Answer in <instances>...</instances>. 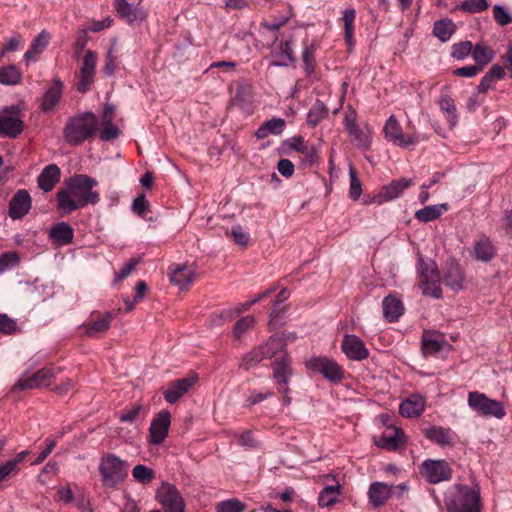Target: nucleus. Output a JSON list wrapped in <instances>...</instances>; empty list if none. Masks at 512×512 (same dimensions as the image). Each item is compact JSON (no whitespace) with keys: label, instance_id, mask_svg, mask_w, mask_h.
<instances>
[{"label":"nucleus","instance_id":"nucleus-1","mask_svg":"<svg viewBox=\"0 0 512 512\" xmlns=\"http://www.w3.org/2000/svg\"><path fill=\"white\" fill-rule=\"evenodd\" d=\"M98 185L96 179L77 174L66 181V187L56 193L58 209L69 214L89 204L95 205L100 200V195L93 188Z\"/></svg>","mask_w":512,"mask_h":512},{"label":"nucleus","instance_id":"nucleus-2","mask_svg":"<svg viewBox=\"0 0 512 512\" xmlns=\"http://www.w3.org/2000/svg\"><path fill=\"white\" fill-rule=\"evenodd\" d=\"M447 512H482L481 496L477 489L464 484H453L444 492Z\"/></svg>","mask_w":512,"mask_h":512},{"label":"nucleus","instance_id":"nucleus-3","mask_svg":"<svg viewBox=\"0 0 512 512\" xmlns=\"http://www.w3.org/2000/svg\"><path fill=\"white\" fill-rule=\"evenodd\" d=\"M97 124V117L92 112H84L71 117L63 130L64 139L70 145H80L93 136Z\"/></svg>","mask_w":512,"mask_h":512},{"label":"nucleus","instance_id":"nucleus-4","mask_svg":"<svg viewBox=\"0 0 512 512\" xmlns=\"http://www.w3.org/2000/svg\"><path fill=\"white\" fill-rule=\"evenodd\" d=\"M129 465L126 461L113 453L104 454L100 458L99 473L101 483L105 488H115L122 483L128 475Z\"/></svg>","mask_w":512,"mask_h":512},{"label":"nucleus","instance_id":"nucleus-5","mask_svg":"<svg viewBox=\"0 0 512 512\" xmlns=\"http://www.w3.org/2000/svg\"><path fill=\"white\" fill-rule=\"evenodd\" d=\"M417 274L423 295L440 299L442 297L441 277L435 261L425 260L422 255H418Z\"/></svg>","mask_w":512,"mask_h":512},{"label":"nucleus","instance_id":"nucleus-6","mask_svg":"<svg viewBox=\"0 0 512 512\" xmlns=\"http://www.w3.org/2000/svg\"><path fill=\"white\" fill-rule=\"evenodd\" d=\"M467 402L468 406L481 417L503 419L506 415L503 403L487 397L484 393L469 392Z\"/></svg>","mask_w":512,"mask_h":512},{"label":"nucleus","instance_id":"nucleus-7","mask_svg":"<svg viewBox=\"0 0 512 512\" xmlns=\"http://www.w3.org/2000/svg\"><path fill=\"white\" fill-rule=\"evenodd\" d=\"M306 368L321 374L332 383H339L344 378L343 368L334 359L326 356L311 357L306 361Z\"/></svg>","mask_w":512,"mask_h":512},{"label":"nucleus","instance_id":"nucleus-8","mask_svg":"<svg viewBox=\"0 0 512 512\" xmlns=\"http://www.w3.org/2000/svg\"><path fill=\"white\" fill-rule=\"evenodd\" d=\"M385 139L392 142L395 146L406 149L416 145L419 142L417 135H405L399 121L394 115H391L383 127Z\"/></svg>","mask_w":512,"mask_h":512},{"label":"nucleus","instance_id":"nucleus-9","mask_svg":"<svg viewBox=\"0 0 512 512\" xmlns=\"http://www.w3.org/2000/svg\"><path fill=\"white\" fill-rule=\"evenodd\" d=\"M420 472L431 484L449 481L452 478V469L445 460H425L420 467Z\"/></svg>","mask_w":512,"mask_h":512},{"label":"nucleus","instance_id":"nucleus-10","mask_svg":"<svg viewBox=\"0 0 512 512\" xmlns=\"http://www.w3.org/2000/svg\"><path fill=\"white\" fill-rule=\"evenodd\" d=\"M156 498L166 512H185L184 500L178 489L172 484H162Z\"/></svg>","mask_w":512,"mask_h":512},{"label":"nucleus","instance_id":"nucleus-11","mask_svg":"<svg viewBox=\"0 0 512 512\" xmlns=\"http://www.w3.org/2000/svg\"><path fill=\"white\" fill-rule=\"evenodd\" d=\"M23 130V122L16 107H5L0 111V136L16 138Z\"/></svg>","mask_w":512,"mask_h":512},{"label":"nucleus","instance_id":"nucleus-12","mask_svg":"<svg viewBox=\"0 0 512 512\" xmlns=\"http://www.w3.org/2000/svg\"><path fill=\"white\" fill-rule=\"evenodd\" d=\"M57 371L54 367H44L34 373L32 376L19 379L12 390H28L48 386L55 378Z\"/></svg>","mask_w":512,"mask_h":512},{"label":"nucleus","instance_id":"nucleus-13","mask_svg":"<svg viewBox=\"0 0 512 512\" xmlns=\"http://www.w3.org/2000/svg\"><path fill=\"white\" fill-rule=\"evenodd\" d=\"M273 379L279 385V392L285 395V401L290 403L291 399L288 397V384L292 375L290 367V359L287 355H282L272 363Z\"/></svg>","mask_w":512,"mask_h":512},{"label":"nucleus","instance_id":"nucleus-14","mask_svg":"<svg viewBox=\"0 0 512 512\" xmlns=\"http://www.w3.org/2000/svg\"><path fill=\"white\" fill-rule=\"evenodd\" d=\"M171 423V415L167 410L157 413L150 424L149 442L154 445H160L166 439Z\"/></svg>","mask_w":512,"mask_h":512},{"label":"nucleus","instance_id":"nucleus-15","mask_svg":"<svg viewBox=\"0 0 512 512\" xmlns=\"http://www.w3.org/2000/svg\"><path fill=\"white\" fill-rule=\"evenodd\" d=\"M341 349L352 361H362L369 356V350L363 340L354 334L344 336Z\"/></svg>","mask_w":512,"mask_h":512},{"label":"nucleus","instance_id":"nucleus-16","mask_svg":"<svg viewBox=\"0 0 512 512\" xmlns=\"http://www.w3.org/2000/svg\"><path fill=\"white\" fill-rule=\"evenodd\" d=\"M32 207V199L25 189L18 190L9 201V217L13 220L22 219Z\"/></svg>","mask_w":512,"mask_h":512},{"label":"nucleus","instance_id":"nucleus-17","mask_svg":"<svg viewBox=\"0 0 512 512\" xmlns=\"http://www.w3.org/2000/svg\"><path fill=\"white\" fill-rule=\"evenodd\" d=\"M96 63V53L88 50L83 57L82 67L79 73V82L77 85L78 91L86 92L88 90L94 80Z\"/></svg>","mask_w":512,"mask_h":512},{"label":"nucleus","instance_id":"nucleus-18","mask_svg":"<svg viewBox=\"0 0 512 512\" xmlns=\"http://www.w3.org/2000/svg\"><path fill=\"white\" fill-rule=\"evenodd\" d=\"M464 273L460 265L454 260L447 262L443 270V283L454 292L463 289Z\"/></svg>","mask_w":512,"mask_h":512},{"label":"nucleus","instance_id":"nucleus-19","mask_svg":"<svg viewBox=\"0 0 512 512\" xmlns=\"http://www.w3.org/2000/svg\"><path fill=\"white\" fill-rule=\"evenodd\" d=\"M168 275L171 283L180 289L187 288L196 278V273L192 267L181 264L171 265Z\"/></svg>","mask_w":512,"mask_h":512},{"label":"nucleus","instance_id":"nucleus-20","mask_svg":"<svg viewBox=\"0 0 512 512\" xmlns=\"http://www.w3.org/2000/svg\"><path fill=\"white\" fill-rule=\"evenodd\" d=\"M414 184L415 181L412 178H400L393 180L390 184L382 187L378 197L381 201H392L400 197L406 189Z\"/></svg>","mask_w":512,"mask_h":512},{"label":"nucleus","instance_id":"nucleus-21","mask_svg":"<svg viewBox=\"0 0 512 512\" xmlns=\"http://www.w3.org/2000/svg\"><path fill=\"white\" fill-rule=\"evenodd\" d=\"M425 406V398L420 394H413L400 403L399 413L406 418H416L424 412Z\"/></svg>","mask_w":512,"mask_h":512},{"label":"nucleus","instance_id":"nucleus-22","mask_svg":"<svg viewBox=\"0 0 512 512\" xmlns=\"http://www.w3.org/2000/svg\"><path fill=\"white\" fill-rule=\"evenodd\" d=\"M350 142L359 149L368 150L372 144V128L366 124L359 125L347 131Z\"/></svg>","mask_w":512,"mask_h":512},{"label":"nucleus","instance_id":"nucleus-23","mask_svg":"<svg viewBox=\"0 0 512 512\" xmlns=\"http://www.w3.org/2000/svg\"><path fill=\"white\" fill-rule=\"evenodd\" d=\"M193 378H181L170 383L164 392L166 402L173 404L177 402L194 384Z\"/></svg>","mask_w":512,"mask_h":512},{"label":"nucleus","instance_id":"nucleus-24","mask_svg":"<svg viewBox=\"0 0 512 512\" xmlns=\"http://www.w3.org/2000/svg\"><path fill=\"white\" fill-rule=\"evenodd\" d=\"M424 435L429 441L441 447L451 446L454 440L453 431L442 426H431L425 429Z\"/></svg>","mask_w":512,"mask_h":512},{"label":"nucleus","instance_id":"nucleus-25","mask_svg":"<svg viewBox=\"0 0 512 512\" xmlns=\"http://www.w3.org/2000/svg\"><path fill=\"white\" fill-rule=\"evenodd\" d=\"M49 237L57 246H65L73 241L74 230L68 223L60 222L50 229Z\"/></svg>","mask_w":512,"mask_h":512},{"label":"nucleus","instance_id":"nucleus-26","mask_svg":"<svg viewBox=\"0 0 512 512\" xmlns=\"http://www.w3.org/2000/svg\"><path fill=\"white\" fill-rule=\"evenodd\" d=\"M446 344L442 334L435 332H425L422 338V350L425 356L437 355Z\"/></svg>","mask_w":512,"mask_h":512},{"label":"nucleus","instance_id":"nucleus-27","mask_svg":"<svg viewBox=\"0 0 512 512\" xmlns=\"http://www.w3.org/2000/svg\"><path fill=\"white\" fill-rule=\"evenodd\" d=\"M403 441V433L397 428L387 429L381 436L374 438L376 446L388 451L396 450Z\"/></svg>","mask_w":512,"mask_h":512},{"label":"nucleus","instance_id":"nucleus-28","mask_svg":"<svg viewBox=\"0 0 512 512\" xmlns=\"http://www.w3.org/2000/svg\"><path fill=\"white\" fill-rule=\"evenodd\" d=\"M60 176V168L56 164H50L38 176V185L43 191L49 192L59 182Z\"/></svg>","mask_w":512,"mask_h":512},{"label":"nucleus","instance_id":"nucleus-29","mask_svg":"<svg viewBox=\"0 0 512 512\" xmlns=\"http://www.w3.org/2000/svg\"><path fill=\"white\" fill-rule=\"evenodd\" d=\"M63 84L59 79H54L50 87L45 92L41 108L45 112L52 111L62 97Z\"/></svg>","mask_w":512,"mask_h":512},{"label":"nucleus","instance_id":"nucleus-30","mask_svg":"<svg viewBox=\"0 0 512 512\" xmlns=\"http://www.w3.org/2000/svg\"><path fill=\"white\" fill-rule=\"evenodd\" d=\"M272 57L274 58L272 61L273 66L286 67L290 63H293L295 58L293 56V48L291 46V42H281L279 46L272 51Z\"/></svg>","mask_w":512,"mask_h":512},{"label":"nucleus","instance_id":"nucleus-31","mask_svg":"<svg viewBox=\"0 0 512 512\" xmlns=\"http://www.w3.org/2000/svg\"><path fill=\"white\" fill-rule=\"evenodd\" d=\"M286 127V122L282 118L274 117L265 121L256 131L255 137L257 139H265L269 135H281Z\"/></svg>","mask_w":512,"mask_h":512},{"label":"nucleus","instance_id":"nucleus-32","mask_svg":"<svg viewBox=\"0 0 512 512\" xmlns=\"http://www.w3.org/2000/svg\"><path fill=\"white\" fill-rule=\"evenodd\" d=\"M113 318L114 314L112 312H106L87 326L85 334L92 338H98L110 328Z\"/></svg>","mask_w":512,"mask_h":512},{"label":"nucleus","instance_id":"nucleus-33","mask_svg":"<svg viewBox=\"0 0 512 512\" xmlns=\"http://www.w3.org/2000/svg\"><path fill=\"white\" fill-rule=\"evenodd\" d=\"M383 315L389 322H395L404 312L403 303L394 296H387L382 302Z\"/></svg>","mask_w":512,"mask_h":512},{"label":"nucleus","instance_id":"nucleus-34","mask_svg":"<svg viewBox=\"0 0 512 512\" xmlns=\"http://www.w3.org/2000/svg\"><path fill=\"white\" fill-rule=\"evenodd\" d=\"M115 9L119 16L129 23L141 21L144 18L143 11L133 7L126 0H115Z\"/></svg>","mask_w":512,"mask_h":512},{"label":"nucleus","instance_id":"nucleus-35","mask_svg":"<svg viewBox=\"0 0 512 512\" xmlns=\"http://www.w3.org/2000/svg\"><path fill=\"white\" fill-rule=\"evenodd\" d=\"M368 495L373 506L380 507L390 498L391 487L382 482L372 483Z\"/></svg>","mask_w":512,"mask_h":512},{"label":"nucleus","instance_id":"nucleus-36","mask_svg":"<svg viewBox=\"0 0 512 512\" xmlns=\"http://www.w3.org/2000/svg\"><path fill=\"white\" fill-rule=\"evenodd\" d=\"M496 254L495 247L486 236L479 237L474 243V257L483 262L490 261Z\"/></svg>","mask_w":512,"mask_h":512},{"label":"nucleus","instance_id":"nucleus-37","mask_svg":"<svg viewBox=\"0 0 512 512\" xmlns=\"http://www.w3.org/2000/svg\"><path fill=\"white\" fill-rule=\"evenodd\" d=\"M356 18V10L347 8L342 12V20L344 24V40L349 48L354 46V22Z\"/></svg>","mask_w":512,"mask_h":512},{"label":"nucleus","instance_id":"nucleus-38","mask_svg":"<svg viewBox=\"0 0 512 512\" xmlns=\"http://www.w3.org/2000/svg\"><path fill=\"white\" fill-rule=\"evenodd\" d=\"M494 56L493 49L485 44L477 43L473 46L472 58L481 70L493 60Z\"/></svg>","mask_w":512,"mask_h":512},{"label":"nucleus","instance_id":"nucleus-39","mask_svg":"<svg viewBox=\"0 0 512 512\" xmlns=\"http://www.w3.org/2000/svg\"><path fill=\"white\" fill-rule=\"evenodd\" d=\"M455 31L456 25L450 19H441L434 22L433 35L441 42H447Z\"/></svg>","mask_w":512,"mask_h":512},{"label":"nucleus","instance_id":"nucleus-40","mask_svg":"<svg viewBox=\"0 0 512 512\" xmlns=\"http://www.w3.org/2000/svg\"><path fill=\"white\" fill-rule=\"evenodd\" d=\"M447 209V203L425 206L423 209L416 211L415 218L420 222H430L439 218Z\"/></svg>","mask_w":512,"mask_h":512},{"label":"nucleus","instance_id":"nucleus-41","mask_svg":"<svg viewBox=\"0 0 512 512\" xmlns=\"http://www.w3.org/2000/svg\"><path fill=\"white\" fill-rule=\"evenodd\" d=\"M438 104L450 126L454 127L458 121L457 109L454 100L449 95L442 94L439 98Z\"/></svg>","mask_w":512,"mask_h":512},{"label":"nucleus","instance_id":"nucleus-42","mask_svg":"<svg viewBox=\"0 0 512 512\" xmlns=\"http://www.w3.org/2000/svg\"><path fill=\"white\" fill-rule=\"evenodd\" d=\"M232 105L239 107L246 113H251V93L245 85H239L236 88L235 95L232 98Z\"/></svg>","mask_w":512,"mask_h":512},{"label":"nucleus","instance_id":"nucleus-43","mask_svg":"<svg viewBox=\"0 0 512 512\" xmlns=\"http://www.w3.org/2000/svg\"><path fill=\"white\" fill-rule=\"evenodd\" d=\"M340 496V486L329 485L322 489L318 496V504L320 507H330L335 504Z\"/></svg>","mask_w":512,"mask_h":512},{"label":"nucleus","instance_id":"nucleus-44","mask_svg":"<svg viewBox=\"0 0 512 512\" xmlns=\"http://www.w3.org/2000/svg\"><path fill=\"white\" fill-rule=\"evenodd\" d=\"M22 74L14 65L0 67V84L13 86L21 82Z\"/></svg>","mask_w":512,"mask_h":512},{"label":"nucleus","instance_id":"nucleus-45","mask_svg":"<svg viewBox=\"0 0 512 512\" xmlns=\"http://www.w3.org/2000/svg\"><path fill=\"white\" fill-rule=\"evenodd\" d=\"M328 114V109L324 105L323 102L320 100H317L313 106L310 108L308 115H307V123L314 127L318 123H320L321 120H323Z\"/></svg>","mask_w":512,"mask_h":512},{"label":"nucleus","instance_id":"nucleus-46","mask_svg":"<svg viewBox=\"0 0 512 512\" xmlns=\"http://www.w3.org/2000/svg\"><path fill=\"white\" fill-rule=\"evenodd\" d=\"M285 346V342L282 337L273 335L265 343L260 345L267 358L275 356L278 352L282 351Z\"/></svg>","mask_w":512,"mask_h":512},{"label":"nucleus","instance_id":"nucleus-47","mask_svg":"<svg viewBox=\"0 0 512 512\" xmlns=\"http://www.w3.org/2000/svg\"><path fill=\"white\" fill-rule=\"evenodd\" d=\"M234 317H235L234 311H233L232 307H230V308L222 309L220 311L212 313L208 318V323H209V326H211V327L221 326V325L225 324L226 322L232 321L234 319Z\"/></svg>","mask_w":512,"mask_h":512},{"label":"nucleus","instance_id":"nucleus-48","mask_svg":"<svg viewBox=\"0 0 512 512\" xmlns=\"http://www.w3.org/2000/svg\"><path fill=\"white\" fill-rule=\"evenodd\" d=\"M315 52L316 45L314 43L305 45L302 53V61L307 76L312 75L315 70Z\"/></svg>","mask_w":512,"mask_h":512},{"label":"nucleus","instance_id":"nucleus-49","mask_svg":"<svg viewBox=\"0 0 512 512\" xmlns=\"http://www.w3.org/2000/svg\"><path fill=\"white\" fill-rule=\"evenodd\" d=\"M473 44L471 41H461L459 43H455L451 47V57L462 61L466 59L470 54L472 55Z\"/></svg>","mask_w":512,"mask_h":512},{"label":"nucleus","instance_id":"nucleus-50","mask_svg":"<svg viewBox=\"0 0 512 512\" xmlns=\"http://www.w3.org/2000/svg\"><path fill=\"white\" fill-rule=\"evenodd\" d=\"M266 358L265 352L258 346L243 357L241 367L245 370H249Z\"/></svg>","mask_w":512,"mask_h":512},{"label":"nucleus","instance_id":"nucleus-51","mask_svg":"<svg viewBox=\"0 0 512 512\" xmlns=\"http://www.w3.org/2000/svg\"><path fill=\"white\" fill-rule=\"evenodd\" d=\"M290 146L304 155L306 163L312 164L314 162L315 151L304 142L302 137L293 138Z\"/></svg>","mask_w":512,"mask_h":512},{"label":"nucleus","instance_id":"nucleus-52","mask_svg":"<svg viewBox=\"0 0 512 512\" xmlns=\"http://www.w3.org/2000/svg\"><path fill=\"white\" fill-rule=\"evenodd\" d=\"M132 476L136 481L142 484L150 483L154 477V471L142 464L136 465L132 470Z\"/></svg>","mask_w":512,"mask_h":512},{"label":"nucleus","instance_id":"nucleus-53","mask_svg":"<svg viewBox=\"0 0 512 512\" xmlns=\"http://www.w3.org/2000/svg\"><path fill=\"white\" fill-rule=\"evenodd\" d=\"M245 507L246 506L242 501L236 498H231L219 502L216 505V512H243Z\"/></svg>","mask_w":512,"mask_h":512},{"label":"nucleus","instance_id":"nucleus-54","mask_svg":"<svg viewBox=\"0 0 512 512\" xmlns=\"http://www.w3.org/2000/svg\"><path fill=\"white\" fill-rule=\"evenodd\" d=\"M255 324V318L247 315L239 319L233 329V334L236 339H240L247 331H249Z\"/></svg>","mask_w":512,"mask_h":512},{"label":"nucleus","instance_id":"nucleus-55","mask_svg":"<svg viewBox=\"0 0 512 512\" xmlns=\"http://www.w3.org/2000/svg\"><path fill=\"white\" fill-rule=\"evenodd\" d=\"M488 6L486 0H465L459 7L462 11L474 14L486 10Z\"/></svg>","mask_w":512,"mask_h":512},{"label":"nucleus","instance_id":"nucleus-56","mask_svg":"<svg viewBox=\"0 0 512 512\" xmlns=\"http://www.w3.org/2000/svg\"><path fill=\"white\" fill-rule=\"evenodd\" d=\"M350 176V188H349V196L353 200H358L362 193L361 182L357 177V174L353 168L349 169Z\"/></svg>","mask_w":512,"mask_h":512},{"label":"nucleus","instance_id":"nucleus-57","mask_svg":"<svg viewBox=\"0 0 512 512\" xmlns=\"http://www.w3.org/2000/svg\"><path fill=\"white\" fill-rule=\"evenodd\" d=\"M493 17L500 26H506L512 22V16L503 6H493Z\"/></svg>","mask_w":512,"mask_h":512},{"label":"nucleus","instance_id":"nucleus-58","mask_svg":"<svg viewBox=\"0 0 512 512\" xmlns=\"http://www.w3.org/2000/svg\"><path fill=\"white\" fill-rule=\"evenodd\" d=\"M141 412L146 413V408L142 405H135L131 408L125 409L120 415V422H134Z\"/></svg>","mask_w":512,"mask_h":512},{"label":"nucleus","instance_id":"nucleus-59","mask_svg":"<svg viewBox=\"0 0 512 512\" xmlns=\"http://www.w3.org/2000/svg\"><path fill=\"white\" fill-rule=\"evenodd\" d=\"M140 259L139 258H132L128 262H126L119 272L115 276V281L120 282L127 278L131 272L136 268V266L139 264Z\"/></svg>","mask_w":512,"mask_h":512},{"label":"nucleus","instance_id":"nucleus-60","mask_svg":"<svg viewBox=\"0 0 512 512\" xmlns=\"http://www.w3.org/2000/svg\"><path fill=\"white\" fill-rule=\"evenodd\" d=\"M50 41V34L43 30L41 33H39L34 40L31 43V47L40 54L44 51V49L47 47Z\"/></svg>","mask_w":512,"mask_h":512},{"label":"nucleus","instance_id":"nucleus-61","mask_svg":"<svg viewBox=\"0 0 512 512\" xmlns=\"http://www.w3.org/2000/svg\"><path fill=\"white\" fill-rule=\"evenodd\" d=\"M119 135V130L111 122H103V127L100 130V139L103 141H110L116 139Z\"/></svg>","mask_w":512,"mask_h":512},{"label":"nucleus","instance_id":"nucleus-62","mask_svg":"<svg viewBox=\"0 0 512 512\" xmlns=\"http://www.w3.org/2000/svg\"><path fill=\"white\" fill-rule=\"evenodd\" d=\"M117 66H118L117 56L114 54V51L112 49H110L106 54L103 72L106 75L111 76L114 74Z\"/></svg>","mask_w":512,"mask_h":512},{"label":"nucleus","instance_id":"nucleus-63","mask_svg":"<svg viewBox=\"0 0 512 512\" xmlns=\"http://www.w3.org/2000/svg\"><path fill=\"white\" fill-rule=\"evenodd\" d=\"M272 395H273V393L271 391H266V392L252 391L251 394L245 400V406L251 407L253 405H256L257 403L265 401Z\"/></svg>","mask_w":512,"mask_h":512},{"label":"nucleus","instance_id":"nucleus-64","mask_svg":"<svg viewBox=\"0 0 512 512\" xmlns=\"http://www.w3.org/2000/svg\"><path fill=\"white\" fill-rule=\"evenodd\" d=\"M17 324L15 320L8 317L7 314H0V333L11 334L16 331Z\"/></svg>","mask_w":512,"mask_h":512}]
</instances>
